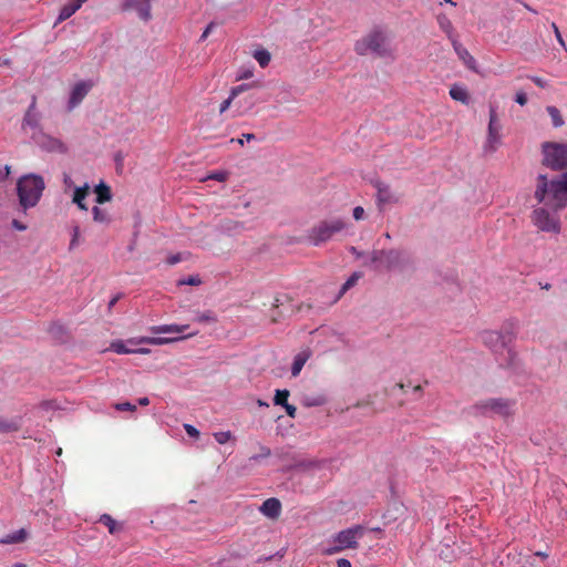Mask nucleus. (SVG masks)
Here are the masks:
<instances>
[{"mask_svg":"<svg viewBox=\"0 0 567 567\" xmlns=\"http://www.w3.org/2000/svg\"><path fill=\"white\" fill-rule=\"evenodd\" d=\"M517 319L511 318L503 322L499 330H485L480 333V340L494 354L499 367L512 372H518L522 360L513 347L518 331Z\"/></svg>","mask_w":567,"mask_h":567,"instance_id":"f257e3e1","label":"nucleus"},{"mask_svg":"<svg viewBox=\"0 0 567 567\" xmlns=\"http://www.w3.org/2000/svg\"><path fill=\"white\" fill-rule=\"evenodd\" d=\"M534 197L539 204L555 210L567 207V172L551 179L547 178L546 175H539Z\"/></svg>","mask_w":567,"mask_h":567,"instance_id":"f03ea898","label":"nucleus"},{"mask_svg":"<svg viewBox=\"0 0 567 567\" xmlns=\"http://www.w3.org/2000/svg\"><path fill=\"white\" fill-rule=\"evenodd\" d=\"M411 264L410 256L400 250H373L363 265L374 270H404Z\"/></svg>","mask_w":567,"mask_h":567,"instance_id":"7ed1b4c3","label":"nucleus"},{"mask_svg":"<svg viewBox=\"0 0 567 567\" xmlns=\"http://www.w3.org/2000/svg\"><path fill=\"white\" fill-rule=\"evenodd\" d=\"M44 189V181L39 175H29L20 178L17 185L20 205L24 210L34 207Z\"/></svg>","mask_w":567,"mask_h":567,"instance_id":"20e7f679","label":"nucleus"},{"mask_svg":"<svg viewBox=\"0 0 567 567\" xmlns=\"http://www.w3.org/2000/svg\"><path fill=\"white\" fill-rule=\"evenodd\" d=\"M364 534V527L354 525L352 527L340 530L331 537L330 545L322 549L327 556L341 553L346 549H357L359 539Z\"/></svg>","mask_w":567,"mask_h":567,"instance_id":"39448f33","label":"nucleus"},{"mask_svg":"<svg viewBox=\"0 0 567 567\" xmlns=\"http://www.w3.org/2000/svg\"><path fill=\"white\" fill-rule=\"evenodd\" d=\"M347 228V221L342 218L324 219L311 227L307 233V240L312 246H320L332 239L334 235Z\"/></svg>","mask_w":567,"mask_h":567,"instance_id":"423d86ee","label":"nucleus"},{"mask_svg":"<svg viewBox=\"0 0 567 567\" xmlns=\"http://www.w3.org/2000/svg\"><path fill=\"white\" fill-rule=\"evenodd\" d=\"M558 212L545 205L536 207L530 215L532 224L539 231L558 235L563 226Z\"/></svg>","mask_w":567,"mask_h":567,"instance_id":"0eeeda50","label":"nucleus"},{"mask_svg":"<svg viewBox=\"0 0 567 567\" xmlns=\"http://www.w3.org/2000/svg\"><path fill=\"white\" fill-rule=\"evenodd\" d=\"M354 50L360 55L373 53L379 56H390L391 49L389 48L386 35L379 30H374L367 37L355 42Z\"/></svg>","mask_w":567,"mask_h":567,"instance_id":"6e6552de","label":"nucleus"},{"mask_svg":"<svg viewBox=\"0 0 567 567\" xmlns=\"http://www.w3.org/2000/svg\"><path fill=\"white\" fill-rule=\"evenodd\" d=\"M198 333V331L188 332L183 337H142L138 339H130L127 341L116 340L111 343L110 349L118 354H130L135 353V349L127 347V344H153V346H163L178 340H183L185 338L194 337Z\"/></svg>","mask_w":567,"mask_h":567,"instance_id":"1a4fd4ad","label":"nucleus"},{"mask_svg":"<svg viewBox=\"0 0 567 567\" xmlns=\"http://www.w3.org/2000/svg\"><path fill=\"white\" fill-rule=\"evenodd\" d=\"M543 163L551 169L567 168V143L545 142L542 145Z\"/></svg>","mask_w":567,"mask_h":567,"instance_id":"9d476101","label":"nucleus"},{"mask_svg":"<svg viewBox=\"0 0 567 567\" xmlns=\"http://www.w3.org/2000/svg\"><path fill=\"white\" fill-rule=\"evenodd\" d=\"M515 400L504 398H491L482 400L474 405L477 413L483 415L508 416L515 406Z\"/></svg>","mask_w":567,"mask_h":567,"instance_id":"9b49d317","label":"nucleus"},{"mask_svg":"<svg viewBox=\"0 0 567 567\" xmlns=\"http://www.w3.org/2000/svg\"><path fill=\"white\" fill-rule=\"evenodd\" d=\"M373 186L377 190V205L380 209H383L390 205L398 204L402 197L400 192L379 179L373 182Z\"/></svg>","mask_w":567,"mask_h":567,"instance_id":"f8f14e48","label":"nucleus"},{"mask_svg":"<svg viewBox=\"0 0 567 567\" xmlns=\"http://www.w3.org/2000/svg\"><path fill=\"white\" fill-rule=\"evenodd\" d=\"M501 126L497 123V113L496 107H489V121L487 127V137L484 144L485 153H494L497 150V146L501 143Z\"/></svg>","mask_w":567,"mask_h":567,"instance_id":"ddd939ff","label":"nucleus"},{"mask_svg":"<svg viewBox=\"0 0 567 567\" xmlns=\"http://www.w3.org/2000/svg\"><path fill=\"white\" fill-rule=\"evenodd\" d=\"M93 84L91 81H79L73 85L68 101V111L74 110L87 95Z\"/></svg>","mask_w":567,"mask_h":567,"instance_id":"4468645a","label":"nucleus"},{"mask_svg":"<svg viewBox=\"0 0 567 567\" xmlns=\"http://www.w3.org/2000/svg\"><path fill=\"white\" fill-rule=\"evenodd\" d=\"M122 8L123 10L134 9L144 21H148L152 18L151 4L145 0H122Z\"/></svg>","mask_w":567,"mask_h":567,"instance_id":"2eb2a0df","label":"nucleus"},{"mask_svg":"<svg viewBox=\"0 0 567 567\" xmlns=\"http://www.w3.org/2000/svg\"><path fill=\"white\" fill-rule=\"evenodd\" d=\"M258 86L257 82L252 83H244L240 85H237L231 89L229 96L220 104L219 106V113L223 114L226 112L230 105L236 102V99L240 96L243 93L249 91L251 87Z\"/></svg>","mask_w":567,"mask_h":567,"instance_id":"dca6fc26","label":"nucleus"},{"mask_svg":"<svg viewBox=\"0 0 567 567\" xmlns=\"http://www.w3.org/2000/svg\"><path fill=\"white\" fill-rule=\"evenodd\" d=\"M258 99L255 94H247L243 97H237L235 102L234 113L235 116H243L254 109Z\"/></svg>","mask_w":567,"mask_h":567,"instance_id":"f3484780","label":"nucleus"},{"mask_svg":"<svg viewBox=\"0 0 567 567\" xmlns=\"http://www.w3.org/2000/svg\"><path fill=\"white\" fill-rule=\"evenodd\" d=\"M260 512L268 518H277L281 512V503L278 498H267L260 506Z\"/></svg>","mask_w":567,"mask_h":567,"instance_id":"a211bd4d","label":"nucleus"},{"mask_svg":"<svg viewBox=\"0 0 567 567\" xmlns=\"http://www.w3.org/2000/svg\"><path fill=\"white\" fill-rule=\"evenodd\" d=\"M188 324H161V326H153L150 328V331L154 334H162V333H175L179 334L188 330Z\"/></svg>","mask_w":567,"mask_h":567,"instance_id":"6ab92c4d","label":"nucleus"},{"mask_svg":"<svg viewBox=\"0 0 567 567\" xmlns=\"http://www.w3.org/2000/svg\"><path fill=\"white\" fill-rule=\"evenodd\" d=\"M311 355V352L309 349L302 350L299 353H297L293 358L292 364H291V375L298 377L305 367L306 362L309 360Z\"/></svg>","mask_w":567,"mask_h":567,"instance_id":"aec40b11","label":"nucleus"},{"mask_svg":"<svg viewBox=\"0 0 567 567\" xmlns=\"http://www.w3.org/2000/svg\"><path fill=\"white\" fill-rule=\"evenodd\" d=\"M453 45V49L455 53L458 55L461 60L464 61V63L470 69H475L476 61L475 59L470 54V52L460 43L457 39H453V42H451Z\"/></svg>","mask_w":567,"mask_h":567,"instance_id":"412c9836","label":"nucleus"},{"mask_svg":"<svg viewBox=\"0 0 567 567\" xmlns=\"http://www.w3.org/2000/svg\"><path fill=\"white\" fill-rule=\"evenodd\" d=\"M89 184L85 183L83 186L74 187L72 202L81 209L87 210V206L85 204V198L89 192Z\"/></svg>","mask_w":567,"mask_h":567,"instance_id":"4be33fe9","label":"nucleus"},{"mask_svg":"<svg viewBox=\"0 0 567 567\" xmlns=\"http://www.w3.org/2000/svg\"><path fill=\"white\" fill-rule=\"evenodd\" d=\"M23 123L31 128L39 127V114L35 110V97L32 99V102L24 114Z\"/></svg>","mask_w":567,"mask_h":567,"instance_id":"5701e85b","label":"nucleus"},{"mask_svg":"<svg viewBox=\"0 0 567 567\" xmlns=\"http://www.w3.org/2000/svg\"><path fill=\"white\" fill-rule=\"evenodd\" d=\"M96 194L95 202L96 204H104L112 199V192L109 185H106L103 181H101L94 188Z\"/></svg>","mask_w":567,"mask_h":567,"instance_id":"b1692460","label":"nucleus"},{"mask_svg":"<svg viewBox=\"0 0 567 567\" xmlns=\"http://www.w3.org/2000/svg\"><path fill=\"white\" fill-rule=\"evenodd\" d=\"M437 23L441 30L447 35L449 40L453 42V39H457L454 33V28L447 16L441 13L437 16Z\"/></svg>","mask_w":567,"mask_h":567,"instance_id":"393cba45","label":"nucleus"},{"mask_svg":"<svg viewBox=\"0 0 567 567\" xmlns=\"http://www.w3.org/2000/svg\"><path fill=\"white\" fill-rule=\"evenodd\" d=\"M43 140L44 141L41 142L40 145L44 150L50 151V152H59V153L65 152V146L60 140L50 137V136H43Z\"/></svg>","mask_w":567,"mask_h":567,"instance_id":"a878e982","label":"nucleus"},{"mask_svg":"<svg viewBox=\"0 0 567 567\" xmlns=\"http://www.w3.org/2000/svg\"><path fill=\"white\" fill-rule=\"evenodd\" d=\"M21 427V419H2L0 417V432L1 433H12L19 431Z\"/></svg>","mask_w":567,"mask_h":567,"instance_id":"bb28decb","label":"nucleus"},{"mask_svg":"<svg viewBox=\"0 0 567 567\" xmlns=\"http://www.w3.org/2000/svg\"><path fill=\"white\" fill-rule=\"evenodd\" d=\"M27 538L25 529L21 528L0 538V544L10 545L23 542Z\"/></svg>","mask_w":567,"mask_h":567,"instance_id":"cd10ccee","label":"nucleus"},{"mask_svg":"<svg viewBox=\"0 0 567 567\" xmlns=\"http://www.w3.org/2000/svg\"><path fill=\"white\" fill-rule=\"evenodd\" d=\"M450 96L458 102H462L464 104H467L470 101L468 93L466 89L462 85L454 84L450 89Z\"/></svg>","mask_w":567,"mask_h":567,"instance_id":"c85d7f7f","label":"nucleus"},{"mask_svg":"<svg viewBox=\"0 0 567 567\" xmlns=\"http://www.w3.org/2000/svg\"><path fill=\"white\" fill-rule=\"evenodd\" d=\"M99 522L107 527L110 534H115L122 529V525L109 514L101 515Z\"/></svg>","mask_w":567,"mask_h":567,"instance_id":"c756f323","label":"nucleus"},{"mask_svg":"<svg viewBox=\"0 0 567 567\" xmlns=\"http://www.w3.org/2000/svg\"><path fill=\"white\" fill-rule=\"evenodd\" d=\"M92 215H93V220L95 223L105 224V225L111 223L110 214L105 209L100 208L99 206H94L92 208Z\"/></svg>","mask_w":567,"mask_h":567,"instance_id":"7c9ffc66","label":"nucleus"},{"mask_svg":"<svg viewBox=\"0 0 567 567\" xmlns=\"http://www.w3.org/2000/svg\"><path fill=\"white\" fill-rule=\"evenodd\" d=\"M546 111L551 118L554 127H560L564 125V118L556 106H547Z\"/></svg>","mask_w":567,"mask_h":567,"instance_id":"2f4dec72","label":"nucleus"},{"mask_svg":"<svg viewBox=\"0 0 567 567\" xmlns=\"http://www.w3.org/2000/svg\"><path fill=\"white\" fill-rule=\"evenodd\" d=\"M254 58L261 68H266L270 62V53L266 49H259L254 52Z\"/></svg>","mask_w":567,"mask_h":567,"instance_id":"473e14b6","label":"nucleus"},{"mask_svg":"<svg viewBox=\"0 0 567 567\" xmlns=\"http://www.w3.org/2000/svg\"><path fill=\"white\" fill-rule=\"evenodd\" d=\"M75 12H76L75 9L70 3H66L65 6H63L61 8L58 19L54 24L56 25V24L65 21L66 19L71 18Z\"/></svg>","mask_w":567,"mask_h":567,"instance_id":"72a5a7b5","label":"nucleus"},{"mask_svg":"<svg viewBox=\"0 0 567 567\" xmlns=\"http://www.w3.org/2000/svg\"><path fill=\"white\" fill-rule=\"evenodd\" d=\"M361 272H353L347 280L346 282L341 286V289H340V292L339 295L342 296L343 293H346L350 288H352L357 282L358 280L361 278Z\"/></svg>","mask_w":567,"mask_h":567,"instance_id":"f704fd0d","label":"nucleus"},{"mask_svg":"<svg viewBox=\"0 0 567 567\" xmlns=\"http://www.w3.org/2000/svg\"><path fill=\"white\" fill-rule=\"evenodd\" d=\"M289 391L284 389V390H276V393H275V398H274V403L276 405H284L285 402L288 401V396H289Z\"/></svg>","mask_w":567,"mask_h":567,"instance_id":"c9c22d12","label":"nucleus"},{"mask_svg":"<svg viewBox=\"0 0 567 567\" xmlns=\"http://www.w3.org/2000/svg\"><path fill=\"white\" fill-rule=\"evenodd\" d=\"M195 320L197 322H206V323H213V322H216L217 321V318L215 316V313L210 310H207L203 313H199Z\"/></svg>","mask_w":567,"mask_h":567,"instance_id":"e433bc0d","label":"nucleus"},{"mask_svg":"<svg viewBox=\"0 0 567 567\" xmlns=\"http://www.w3.org/2000/svg\"><path fill=\"white\" fill-rule=\"evenodd\" d=\"M233 437V434L230 431H221L214 433V439L219 444L227 443Z\"/></svg>","mask_w":567,"mask_h":567,"instance_id":"4c0bfd02","label":"nucleus"},{"mask_svg":"<svg viewBox=\"0 0 567 567\" xmlns=\"http://www.w3.org/2000/svg\"><path fill=\"white\" fill-rule=\"evenodd\" d=\"M202 284V280L199 278V276L195 275V276H189L187 278H184V279H181L178 281V285L179 286H184V285H189V286H198Z\"/></svg>","mask_w":567,"mask_h":567,"instance_id":"58836bf2","label":"nucleus"},{"mask_svg":"<svg viewBox=\"0 0 567 567\" xmlns=\"http://www.w3.org/2000/svg\"><path fill=\"white\" fill-rule=\"evenodd\" d=\"M270 454H271V451H270V449H269V447H267V446H265V445H260V452H259V454L252 455V456L250 457V461H255V462H257V461H259V460H261V458H266V457L270 456Z\"/></svg>","mask_w":567,"mask_h":567,"instance_id":"ea45409f","label":"nucleus"},{"mask_svg":"<svg viewBox=\"0 0 567 567\" xmlns=\"http://www.w3.org/2000/svg\"><path fill=\"white\" fill-rule=\"evenodd\" d=\"M115 409L117 411H135L136 410V405L130 403V402H121V403H116L115 404Z\"/></svg>","mask_w":567,"mask_h":567,"instance_id":"a19ab883","label":"nucleus"},{"mask_svg":"<svg viewBox=\"0 0 567 567\" xmlns=\"http://www.w3.org/2000/svg\"><path fill=\"white\" fill-rule=\"evenodd\" d=\"M256 138L255 134L252 133H245L243 134V137L241 138H231L230 142H237L239 145H244V142H249V141H254Z\"/></svg>","mask_w":567,"mask_h":567,"instance_id":"79ce46f5","label":"nucleus"},{"mask_svg":"<svg viewBox=\"0 0 567 567\" xmlns=\"http://www.w3.org/2000/svg\"><path fill=\"white\" fill-rule=\"evenodd\" d=\"M256 138L255 134L252 133H245L243 134V137L241 138H231L230 142H237L239 145H244V142H249V141H254Z\"/></svg>","mask_w":567,"mask_h":567,"instance_id":"37998d69","label":"nucleus"},{"mask_svg":"<svg viewBox=\"0 0 567 567\" xmlns=\"http://www.w3.org/2000/svg\"><path fill=\"white\" fill-rule=\"evenodd\" d=\"M184 429L190 437H198L199 431L194 425L184 424Z\"/></svg>","mask_w":567,"mask_h":567,"instance_id":"c03bdc74","label":"nucleus"},{"mask_svg":"<svg viewBox=\"0 0 567 567\" xmlns=\"http://www.w3.org/2000/svg\"><path fill=\"white\" fill-rule=\"evenodd\" d=\"M208 178L218 181V182H224L227 178V173L223 172V171L215 172V173L210 174Z\"/></svg>","mask_w":567,"mask_h":567,"instance_id":"a18cd8bd","label":"nucleus"},{"mask_svg":"<svg viewBox=\"0 0 567 567\" xmlns=\"http://www.w3.org/2000/svg\"><path fill=\"white\" fill-rule=\"evenodd\" d=\"M282 408L286 410L287 414L290 416V417H295L296 416V413H297V408L292 404H289L288 401L285 402V404L282 405Z\"/></svg>","mask_w":567,"mask_h":567,"instance_id":"49530a36","label":"nucleus"},{"mask_svg":"<svg viewBox=\"0 0 567 567\" xmlns=\"http://www.w3.org/2000/svg\"><path fill=\"white\" fill-rule=\"evenodd\" d=\"M515 102L524 106L527 103V95L524 92H517L515 95Z\"/></svg>","mask_w":567,"mask_h":567,"instance_id":"de8ad7c7","label":"nucleus"},{"mask_svg":"<svg viewBox=\"0 0 567 567\" xmlns=\"http://www.w3.org/2000/svg\"><path fill=\"white\" fill-rule=\"evenodd\" d=\"M79 236H80V228L78 226H75L73 228V231H72V239H71V243H70V249H72L76 245Z\"/></svg>","mask_w":567,"mask_h":567,"instance_id":"09e8293b","label":"nucleus"},{"mask_svg":"<svg viewBox=\"0 0 567 567\" xmlns=\"http://www.w3.org/2000/svg\"><path fill=\"white\" fill-rule=\"evenodd\" d=\"M364 217V209L361 206H357L353 208V218L355 220H361Z\"/></svg>","mask_w":567,"mask_h":567,"instance_id":"8fccbe9b","label":"nucleus"},{"mask_svg":"<svg viewBox=\"0 0 567 567\" xmlns=\"http://www.w3.org/2000/svg\"><path fill=\"white\" fill-rule=\"evenodd\" d=\"M529 79L539 87L545 89L547 86V81L539 76H529Z\"/></svg>","mask_w":567,"mask_h":567,"instance_id":"3c124183","label":"nucleus"},{"mask_svg":"<svg viewBox=\"0 0 567 567\" xmlns=\"http://www.w3.org/2000/svg\"><path fill=\"white\" fill-rule=\"evenodd\" d=\"M182 261V255L181 254H175V255H172L167 258V264L169 265H176L178 262Z\"/></svg>","mask_w":567,"mask_h":567,"instance_id":"603ef678","label":"nucleus"},{"mask_svg":"<svg viewBox=\"0 0 567 567\" xmlns=\"http://www.w3.org/2000/svg\"><path fill=\"white\" fill-rule=\"evenodd\" d=\"M10 174V166L4 165L3 167H0V182L4 181Z\"/></svg>","mask_w":567,"mask_h":567,"instance_id":"864d4df0","label":"nucleus"},{"mask_svg":"<svg viewBox=\"0 0 567 567\" xmlns=\"http://www.w3.org/2000/svg\"><path fill=\"white\" fill-rule=\"evenodd\" d=\"M551 28H553V30H554V32H555V35H556L557 41H558L563 47H565V42H564V40H563V37H561V34H560V32H559V29H558V27L556 25V23H551Z\"/></svg>","mask_w":567,"mask_h":567,"instance_id":"5fc2aeb1","label":"nucleus"},{"mask_svg":"<svg viewBox=\"0 0 567 567\" xmlns=\"http://www.w3.org/2000/svg\"><path fill=\"white\" fill-rule=\"evenodd\" d=\"M63 183H64V186H65L66 188H71V187H73V188H74V187H75V186H74V184H73V181H72L71 176H70V175H68V174H64V175H63Z\"/></svg>","mask_w":567,"mask_h":567,"instance_id":"6e6d98bb","label":"nucleus"},{"mask_svg":"<svg viewBox=\"0 0 567 567\" xmlns=\"http://www.w3.org/2000/svg\"><path fill=\"white\" fill-rule=\"evenodd\" d=\"M337 567H352L351 563L347 558H339L337 560Z\"/></svg>","mask_w":567,"mask_h":567,"instance_id":"4d7b16f0","label":"nucleus"},{"mask_svg":"<svg viewBox=\"0 0 567 567\" xmlns=\"http://www.w3.org/2000/svg\"><path fill=\"white\" fill-rule=\"evenodd\" d=\"M12 227L17 230H20V231H23L27 229V226L22 223H20L19 220L17 219H13L12 220Z\"/></svg>","mask_w":567,"mask_h":567,"instance_id":"13d9d810","label":"nucleus"},{"mask_svg":"<svg viewBox=\"0 0 567 567\" xmlns=\"http://www.w3.org/2000/svg\"><path fill=\"white\" fill-rule=\"evenodd\" d=\"M349 251L357 258V259H360V258H363L364 257V254L360 250H358L355 247L351 246L349 247Z\"/></svg>","mask_w":567,"mask_h":567,"instance_id":"bf43d9fd","label":"nucleus"},{"mask_svg":"<svg viewBox=\"0 0 567 567\" xmlns=\"http://www.w3.org/2000/svg\"><path fill=\"white\" fill-rule=\"evenodd\" d=\"M214 28V23H209L206 29L204 30L203 34L200 35V40H205L208 34L210 33L212 29Z\"/></svg>","mask_w":567,"mask_h":567,"instance_id":"052dcab7","label":"nucleus"},{"mask_svg":"<svg viewBox=\"0 0 567 567\" xmlns=\"http://www.w3.org/2000/svg\"><path fill=\"white\" fill-rule=\"evenodd\" d=\"M114 159H115L117 169H121L122 166H123V156H122V154L121 153L115 154Z\"/></svg>","mask_w":567,"mask_h":567,"instance_id":"680f3d73","label":"nucleus"},{"mask_svg":"<svg viewBox=\"0 0 567 567\" xmlns=\"http://www.w3.org/2000/svg\"><path fill=\"white\" fill-rule=\"evenodd\" d=\"M324 401L323 399H316V400H310L309 402H307L306 404L308 406H313V405H320L322 404Z\"/></svg>","mask_w":567,"mask_h":567,"instance_id":"e2e57ef3","label":"nucleus"},{"mask_svg":"<svg viewBox=\"0 0 567 567\" xmlns=\"http://www.w3.org/2000/svg\"><path fill=\"white\" fill-rule=\"evenodd\" d=\"M250 76H252V71L251 70H247L244 73H241L240 75H238L237 79L238 80H240V79H248Z\"/></svg>","mask_w":567,"mask_h":567,"instance_id":"0e129e2a","label":"nucleus"},{"mask_svg":"<svg viewBox=\"0 0 567 567\" xmlns=\"http://www.w3.org/2000/svg\"><path fill=\"white\" fill-rule=\"evenodd\" d=\"M69 3L75 9V11H78L83 4L82 2H79V0H71Z\"/></svg>","mask_w":567,"mask_h":567,"instance_id":"69168bd1","label":"nucleus"},{"mask_svg":"<svg viewBox=\"0 0 567 567\" xmlns=\"http://www.w3.org/2000/svg\"><path fill=\"white\" fill-rule=\"evenodd\" d=\"M138 404L142 405V406L148 405L150 404L148 398H146V396L140 398L138 399Z\"/></svg>","mask_w":567,"mask_h":567,"instance_id":"338daca9","label":"nucleus"},{"mask_svg":"<svg viewBox=\"0 0 567 567\" xmlns=\"http://www.w3.org/2000/svg\"><path fill=\"white\" fill-rule=\"evenodd\" d=\"M135 353L147 354V353H150V349L138 348V349H135Z\"/></svg>","mask_w":567,"mask_h":567,"instance_id":"774afa93","label":"nucleus"}]
</instances>
